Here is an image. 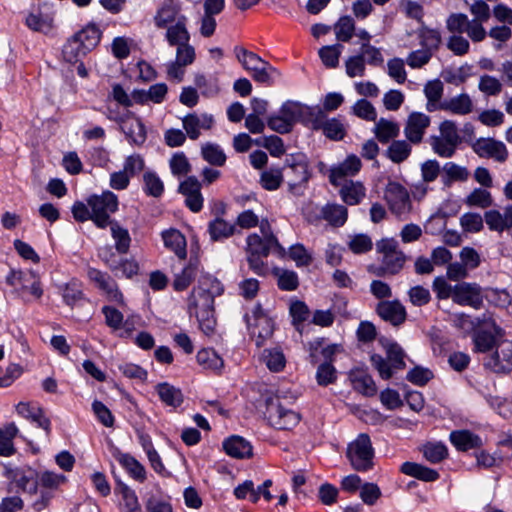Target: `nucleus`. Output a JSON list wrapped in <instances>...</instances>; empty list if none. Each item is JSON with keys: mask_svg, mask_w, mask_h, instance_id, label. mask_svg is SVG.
I'll return each instance as SVG.
<instances>
[{"mask_svg": "<svg viewBox=\"0 0 512 512\" xmlns=\"http://www.w3.org/2000/svg\"><path fill=\"white\" fill-rule=\"evenodd\" d=\"M254 81L265 85H271L275 78L280 76L279 71L264 60V65H257L249 71Z\"/></svg>", "mask_w": 512, "mask_h": 512, "instance_id": "79ce46f5", "label": "nucleus"}, {"mask_svg": "<svg viewBox=\"0 0 512 512\" xmlns=\"http://www.w3.org/2000/svg\"><path fill=\"white\" fill-rule=\"evenodd\" d=\"M144 192L153 197H159L163 194L164 184L155 172L147 171L143 175Z\"/></svg>", "mask_w": 512, "mask_h": 512, "instance_id": "052dcab7", "label": "nucleus"}, {"mask_svg": "<svg viewBox=\"0 0 512 512\" xmlns=\"http://www.w3.org/2000/svg\"><path fill=\"white\" fill-rule=\"evenodd\" d=\"M342 50L343 46L341 44H333L323 46L318 53L321 61L327 68H335L338 66Z\"/></svg>", "mask_w": 512, "mask_h": 512, "instance_id": "6e6d98bb", "label": "nucleus"}, {"mask_svg": "<svg viewBox=\"0 0 512 512\" xmlns=\"http://www.w3.org/2000/svg\"><path fill=\"white\" fill-rule=\"evenodd\" d=\"M207 232L212 241H223L234 234L235 224L221 217H216L209 222Z\"/></svg>", "mask_w": 512, "mask_h": 512, "instance_id": "473e14b6", "label": "nucleus"}, {"mask_svg": "<svg viewBox=\"0 0 512 512\" xmlns=\"http://www.w3.org/2000/svg\"><path fill=\"white\" fill-rule=\"evenodd\" d=\"M453 302L462 306H470L475 309L480 308L483 303L481 287L476 283L467 282L455 285Z\"/></svg>", "mask_w": 512, "mask_h": 512, "instance_id": "a211bd4d", "label": "nucleus"}, {"mask_svg": "<svg viewBox=\"0 0 512 512\" xmlns=\"http://www.w3.org/2000/svg\"><path fill=\"white\" fill-rule=\"evenodd\" d=\"M274 275L277 277L278 286L284 291H293L298 287V276L296 272L283 268H275Z\"/></svg>", "mask_w": 512, "mask_h": 512, "instance_id": "bf43d9fd", "label": "nucleus"}, {"mask_svg": "<svg viewBox=\"0 0 512 512\" xmlns=\"http://www.w3.org/2000/svg\"><path fill=\"white\" fill-rule=\"evenodd\" d=\"M346 455L354 470L366 472L372 469L374 449L369 435L366 433L359 434L355 440L348 444Z\"/></svg>", "mask_w": 512, "mask_h": 512, "instance_id": "39448f33", "label": "nucleus"}, {"mask_svg": "<svg viewBox=\"0 0 512 512\" xmlns=\"http://www.w3.org/2000/svg\"><path fill=\"white\" fill-rule=\"evenodd\" d=\"M385 349L386 358L378 354H373L371 356V362L380 377L387 380L391 378L396 371L403 369L405 362L404 351L397 343H387Z\"/></svg>", "mask_w": 512, "mask_h": 512, "instance_id": "0eeeda50", "label": "nucleus"}, {"mask_svg": "<svg viewBox=\"0 0 512 512\" xmlns=\"http://www.w3.org/2000/svg\"><path fill=\"white\" fill-rule=\"evenodd\" d=\"M188 17L182 13L181 5L174 0H164L157 8L153 22L156 28L164 29Z\"/></svg>", "mask_w": 512, "mask_h": 512, "instance_id": "2eb2a0df", "label": "nucleus"}, {"mask_svg": "<svg viewBox=\"0 0 512 512\" xmlns=\"http://www.w3.org/2000/svg\"><path fill=\"white\" fill-rule=\"evenodd\" d=\"M500 338V336L476 330L473 336L475 350L478 352L486 353L493 349V347L496 345L497 340Z\"/></svg>", "mask_w": 512, "mask_h": 512, "instance_id": "680f3d73", "label": "nucleus"}, {"mask_svg": "<svg viewBox=\"0 0 512 512\" xmlns=\"http://www.w3.org/2000/svg\"><path fill=\"white\" fill-rule=\"evenodd\" d=\"M89 280L107 300L115 302L119 305H124V296L119 290L116 281L106 272L96 268H89L87 271Z\"/></svg>", "mask_w": 512, "mask_h": 512, "instance_id": "f8f14e48", "label": "nucleus"}, {"mask_svg": "<svg viewBox=\"0 0 512 512\" xmlns=\"http://www.w3.org/2000/svg\"><path fill=\"white\" fill-rule=\"evenodd\" d=\"M405 259L406 257L401 250L382 257V265L384 271L389 274H396L402 269L405 263Z\"/></svg>", "mask_w": 512, "mask_h": 512, "instance_id": "0e129e2a", "label": "nucleus"}, {"mask_svg": "<svg viewBox=\"0 0 512 512\" xmlns=\"http://www.w3.org/2000/svg\"><path fill=\"white\" fill-rule=\"evenodd\" d=\"M281 113L286 117L292 126L302 121L309 115V107L293 100L285 101L280 109Z\"/></svg>", "mask_w": 512, "mask_h": 512, "instance_id": "c9c22d12", "label": "nucleus"}, {"mask_svg": "<svg viewBox=\"0 0 512 512\" xmlns=\"http://www.w3.org/2000/svg\"><path fill=\"white\" fill-rule=\"evenodd\" d=\"M6 283L14 288L15 293L24 302L33 299H40L43 295V288L38 273L34 270L11 269L6 276Z\"/></svg>", "mask_w": 512, "mask_h": 512, "instance_id": "7ed1b4c3", "label": "nucleus"}, {"mask_svg": "<svg viewBox=\"0 0 512 512\" xmlns=\"http://www.w3.org/2000/svg\"><path fill=\"white\" fill-rule=\"evenodd\" d=\"M411 154L410 142L405 140H394L386 151L387 157L393 163H401L405 161Z\"/></svg>", "mask_w": 512, "mask_h": 512, "instance_id": "a18cd8bd", "label": "nucleus"}, {"mask_svg": "<svg viewBox=\"0 0 512 512\" xmlns=\"http://www.w3.org/2000/svg\"><path fill=\"white\" fill-rule=\"evenodd\" d=\"M322 216L333 226H342L347 220V209L339 204H327L322 208Z\"/></svg>", "mask_w": 512, "mask_h": 512, "instance_id": "c03bdc74", "label": "nucleus"}, {"mask_svg": "<svg viewBox=\"0 0 512 512\" xmlns=\"http://www.w3.org/2000/svg\"><path fill=\"white\" fill-rule=\"evenodd\" d=\"M199 273V263L195 260H190L180 271L174 273L172 286L175 291L186 290L191 283L195 280Z\"/></svg>", "mask_w": 512, "mask_h": 512, "instance_id": "a878e982", "label": "nucleus"}, {"mask_svg": "<svg viewBox=\"0 0 512 512\" xmlns=\"http://www.w3.org/2000/svg\"><path fill=\"white\" fill-rule=\"evenodd\" d=\"M473 151L482 158H491L497 162H505L508 150L502 141L494 138H479L472 144Z\"/></svg>", "mask_w": 512, "mask_h": 512, "instance_id": "dca6fc26", "label": "nucleus"}, {"mask_svg": "<svg viewBox=\"0 0 512 512\" xmlns=\"http://www.w3.org/2000/svg\"><path fill=\"white\" fill-rule=\"evenodd\" d=\"M423 456L431 463H439L448 456V449L442 442H428L423 445Z\"/></svg>", "mask_w": 512, "mask_h": 512, "instance_id": "3c124183", "label": "nucleus"}, {"mask_svg": "<svg viewBox=\"0 0 512 512\" xmlns=\"http://www.w3.org/2000/svg\"><path fill=\"white\" fill-rule=\"evenodd\" d=\"M484 365L490 370L501 373L512 369V341H502L497 344L496 351L488 357Z\"/></svg>", "mask_w": 512, "mask_h": 512, "instance_id": "6ab92c4d", "label": "nucleus"}, {"mask_svg": "<svg viewBox=\"0 0 512 512\" xmlns=\"http://www.w3.org/2000/svg\"><path fill=\"white\" fill-rule=\"evenodd\" d=\"M233 51L236 59L247 72L257 65H264V60L260 56L243 46H235Z\"/></svg>", "mask_w": 512, "mask_h": 512, "instance_id": "49530a36", "label": "nucleus"}, {"mask_svg": "<svg viewBox=\"0 0 512 512\" xmlns=\"http://www.w3.org/2000/svg\"><path fill=\"white\" fill-rule=\"evenodd\" d=\"M359 55H363L365 64L367 63L371 66H380L384 62L381 49L371 45L368 42L362 43Z\"/></svg>", "mask_w": 512, "mask_h": 512, "instance_id": "e2e57ef3", "label": "nucleus"}, {"mask_svg": "<svg viewBox=\"0 0 512 512\" xmlns=\"http://www.w3.org/2000/svg\"><path fill=\"white\" fill-rule=\"evenodd\" d=\"M288 255L298 267L308 266L312 262L311 253L300 243L292 245Z\"/></svg>", "mask_w": 512, "mask_h": 512, "instance_id": "774afa93", "label": "nucleus"}, {"mask_svg": "<svg viewBox=\"0 0 512 512\" xmlns=\"http://www.w3.org/2000/svg\"><path fill=\"white\" fill-rule=\"evenodd\" d=\"M16 411L21 417L36 424L46 433L50 432V420L44 415L42 408L33 402H19L16 405Z\"/></svg>", "mask_w": 512, "mask_h": 512, "instance_id": "5701e85b", "label": "nucleus"}, {"mask_svg": "<svg viewBox=\"0 0 512 512\" xmlns=\"http://www.w3.org/2000/svg\"><path fill=\"white\" fill-rule=\"evenodd\" d=\"M418 37L422 48L430 50L432 54L440 46L441 35L438 30L423 27L419 30Z\"/></svg>", "mask_w": 512, "mask_h": 512, "instance_id": "864d4df0", "label": "nucleus"}, {"mask_svg": "<svg viewBox=\"0 0 512 512\" xmlns=\"http://www.w3.org/2000/svg\"><path fill=\"white\" fill-rule=\"evenodd\" d=\"M215 123L214 116L209 113H189L182 118L183 128L191 140H197L202 131L210 130Z\"/></svg>", "mask_w": 512, "mask_h": 512, "instance_id": "f3484780", "label": "nucleus"}, {"mask_svg": "<svg viewBox=\"0 0 512 512\" xmlns=\"http://www.w3.org/2000/svg\"><path fill=\"white\" fill-rule=\"evenodd\" d=\"M101 32L95 24H89L72 35L62 48V57L68 63H78L100 42Z\"/></svg>", "mask_w": 512, "mask_h": 512, "instance_id": "f03ea898", "label": "nucleus"}, {"mask_svg": "<svg viewBox=\"0 0 512 512\" xmlns=\"http://www.w3.org/2000/svg\"><path fill=\"white\" fill-rule=\"evenodd\" d=\"M105 324L121 338H129L136 329L139 316L131 315L124 319V315L113 306L105 305L101 309Z\"/></svg>", "mask_w": 512, "mask_h": 512, "instance_id": "1a4fd4ad", "label": "nucleus"}, {"mask_svg": "<svg viewBox=\"0 0 512 512\" xmlns=\"http://www.w3.org/2000/svg\"><path fill=\"white\" fill-rule=\"evenodd\" d=\"M366 189L359 181H350L345 183L341 190L340 195L342 200L348 205H356L365 197Z\"/></svg>", "mask_w": 512, "mask_h": 512, "instance_id": "ea45409f", "label": "nucleus"}, {"mask_svg": "<svg viewBox=\"0 0 512 512\" xmlns=\"http://www.w3.org/2000/svg\"><path fill=\"white\" fill-rule=\"evenodd\" d=\"M224 291L223 285L216 278L207 276L199 281L187 299L188 312L198 320L200 329L210 334L215 327L214 298Z\"/></svg>", "mask_w": 512, "mask_h": 512, "instance_id": "f257e3e1", "label": "nucleus"}, {"mask_svg": "<svg viewBox=\"0 0 512 512\" xmlns=\"http://www.w3.org/2000/svg\"><path fill=\"white\" fill-rule=\"evenodd\" d=\"M60 290L63 301L68 306H74L83 298L81 283L76 279H72L70 282L61 286Z\"/></svg>", "mask_w": 512, "mask_h": 512, "instance_id": "09e8293b", "label": "nucleus"}, {"mask_svg": "<svg viewBox=\"0 0 512 512\" xmlns=\"http://www.w3.org/2000/svg\"><path fill=\"white\" fill-rule=\"evenodd\" d=\"M120 130L125 134L130 144L135 146H142L147 139V131L142 120L132 113L119 125Z\"/></svg>", "mask_w": 512, "mask_h": 512, "instance_id": "412c9836", "label": "nucleus"}, {"mask_svg": "<svg viewBox=\"0 0 512 512\" xmlns=\"http://www.w3.org/2000/svg\"><path fill=\"white\" fill-rule=\"evenodd\" d=\"M187 26L188 18L164 28L166 30L164 39L170 47L190 42L191 36Z\"/></svg>", "mask_w": 512, "mask_h": 512, "instance_id": "bb28decb", "label": "nucleus"}, {"mask_svg": "<svg viewBox=\"0 0 512 512\" xmlns=\"http://www.w3.org/2000/svg\"><path fill=\"white\" fill-rule=\"evenodd\" d=\"M120 465L129 473V475L139 481L143 482L146 479V471L144 466L128 453L118 452L115 456Z\"/></svg>", "mask_w": 512, "mask_h": 512, "instance_id": "f704fd0d", "label": "nucleus"}, {"mask_svg": "<svg viewBox=\"0 0 512 512\" xmlns=\"http://www.w3.org/2000/svg\"><path fill=\"white\" fill-rule=\"evenodd\" d=\"M196 360L197 363L205 370L221 372L224 367L223 359L213 349H201L196 355Z\"/></svg>", "mask_w": 512, "mask_h": 512, "instance_id": "4c0bfd02", "label": "nucleus"}, {"mask_svg": "<svg viewBox=\"0 0 512 512\" xmlns=\"http://www.w3.org/2000/svg\"><path fill=\"white\" fill-rule=\"evenodd\" d=\"M385 201L390 211L398 217H405L411 210L408 191L397 182H389L384 191Z\"/></svg>", "mask_w": 512, "mask_h": 512, "instance_id": "9b49d317", "label": "nucleus"}, {"mask_svg": "<svg viewBox=\"0 0 512 512\" xmlns=\"http://www.w3.org/2000/svg\"><path fill=\"white\" fill-rule=\"evenodd\" d=\"M164 245L171 249L179 258L186 256V239L178 230L171 229L162 233Z\"/></svg>", "mask_w": 512, "mask_h": 512, "instance_id": "58836bf2", "label": "nucleus"}, {"mask_svg": "<svg viewBox=\"0 0 512 512\" xmlns=\"http://www.w3.org/2000/svg\"><path fill=\"white\" fill-rule=\"evenodd\" d=\"M430 125V117L421 112L409 114L404 127V134L410 143L418 144L422 141L426 129Z\"/></svg>", "mask_w": 512, "mask_h": 512, "instance_id": "aec40b11", "label": "nucleus"}, {"mask_svg": "<svg viewBox=\"0 0 512 512\" xmlns=\"http://www.w3.org/2000/svg\"><path fill=\"white\" fill-rule=\"evenodd\" d=\"M283 182V173L279 168H269L262 171L260 175V184L262 188L268 191L277 190Z\"/></svg>", "mask_w": 512, "mask_h": 512, "instance_id": "603ef678", "label": "nucleus"}, {"mask_svg": "<svg viewBox=\"0 0 512 512\" xmlns=\"http://www.w3.org/2000/svg\"><path fill=\"white\" fill-rule=\"evenodd\" d=\"M202 157L210 164L223 166L226 161V155L222 148L213 143H206L201 148Z\"/></svg>", "mask_w": 512, "mask_h": 512, "instance_id": "13d9d810", "label": "nucleus"}, {"mask_svg": "<svg viewBox=\"0 0 512 512\" xmlns=\"http://www.w3.org/2000/svg\"><path fill=\"white\" fill-rule=\"evenodd\" d=\"M378 315L394 326L402 324L407 316L405 307L398 300L381 301L376 308Z\"/></svg>", "mask_w": 512, "mask_h": 512, "instance_id": "4be33fe9", "label": "nucleus"}, {"mask_svg": "<svg viewBox=\"0 0 512 512\" xmlns=\"http://www.w3.org/2000/svg\"><path fill=\"white\" fill-rule=\"evenodd\" d=\"M464 202L469 207L485 209L492 206L493 197L487 188H475L466 196Z\"/></svg>", "mask_w": 512, "mask_h": 512, "instance_id": "37998d69", "label": "nucleus"}, {"mask_svg": "<svg viewBox=\"0 0 512 512\" xmlns=\"http://www.w3.org/2000/svg\"><path fill=\"white\" fill-rule=\"evenodd\" d=\"M254 322H251V317H247V324L249 327H253V333H256V329L258 331V337L265 339L269 337L273 332V323L271 319H269L266 315L262 313L255 312L253 315Z\"/></svg>", "mask_w": 512, "mask_h": 512, "instance_id": "de8ad7c7", "label": "nucleus"}, {"mask_svg": "<svg viewBox=\"0 0 512 512\" xmlns=\"http://www.w3.org/2000/svg\"><path fill=\"white\" fill-rule=\"evenodd\" d=\"M405 62L401 58H392L387 62V73L398 84H403L407 79Z\"/></svg>", "mask_w": 512, "mask_h": 512, "instance_id": "69168bd1", "label": "nucleus"}, {"mask_svg": "<svg viewBox=\"0 0 512 512\" xmlns=\"http://www.w3.org/2000/svg\"><path fill=\"white\" fill-rule=\"evenodd\" d=\"M260 231L262 236L253 233L247 237L248 255L267 256L270 251H276L280 255L285 254L284 247L280 245L277 238L273 235L268 221L263 220L260 222Z\"/></svg>", "mask_w": 512, "mask_h": 512, "instance_id": "423d86ee", "label": "nucleus"}, {"mask_svg": "<svg viewBox=\"0 0 512 512\" xmlns=\"http://www.w3.org/2000/svg\"><path fill=\"white\" fill-rule=\"evenodd\" d=\"M155 390L162 403L168 407L176 409L183 402L181 390L168 382L158 383Z\"/></svg>", "mask_w": 512, "mask_h": 512, "instance_id": "c756f323", "label": "nucleus"}, {"mask_svg": "<svg viewBox=\"0 0 512 512\" xmlns=\"http://www.w3.org/2000/svg\"><path fill=\"white\" fill-rule=\"evenodd\" d=\"M400 471L407 476L424 482H434L440 477L436 470L426 467L422 464L409 461L404 462L401 465Z\"/></svg>", "mask_w": 512, "mask_h": 512, "instance_id": "c85d7f7f", "label": "nucleus"}, {"mask_svg": "<svg viewBox=\"0 0 512 512\" xmlns=\"http://www.w3.org/2000/svg\"><path fill=\"white\" fill-rule=\"evenodd\" d=\"M442 110L456 115H467L473 110V102L468 94L461 93L443 101Z\"/></svg>", "mask_w": 512, "mask_h": 512, "instance_id": "72a5a7b5", "label": "nucleus"}, {"mask_svg": "<svg viewBox=\"0 0 512 512\" xmlns=\"http://www.w3.org/2000/svg\"><path fill=\"white\" fill-rule=\"evenodd\" d=\"M476 329L480 332H488L500 337L504 336L503 329L496 323L495 319L488 313L478 317L476 321Z\"/></svg>", "mask_w": 512, "mask_h": 512, "instance_id": "338daca9", "label": "nucleus"}, {"mask_svg": "<svg viewBox=\"0 0 512 512\" xmlns=\"http://www.w3.org/2000/svg\"><path fill=\"white\" fill-rule=\"evenodd\" d=\"M373 132L381 143H387L399 135L400 126L393 120L381 118L375 123Z\"/></svg>", "mask_w": 512, "mask_h": 512, "instance_id": "e433bc0d", "label": "nucleus"}, {"mask_svg": "<svg viewBox=\"0 0 512 512\" xmlns=\"http://www.w3.org/2000/svg\"><path fill=\"white\" fill-rule=\"evenodd\" d=\"M92 210V221L99 228H105L112 223L110 214L118 209V197L111 191H104L100 195H92L87 199Z\"/></svg>", "mask_w": 512, "mask_h": 512, "instance_id": "6e6552de", "label": "nucleus"}, {"mask_svg": "<svg viewBox=\"0 0 512 512\" xmlns=\"http://www.w3.org/2000/svg\"><path fill=\"white\" fill-rule=\"evenodd\" d=\"M111 236L115 243V249L120 254H126L129 251L131 237L129 231L120 226L117 222L110 224Z\"/></svg>", "mask_w": 512, "mask_h": 512, "instance_id": "a19ab883", "label": "nucleus"}, {"mask_svg": "<svg viewBox=\"0 0 512 512\" xmlns=\"http://www.w3.org/2000/svg\"><path fill=\"white\" fill-rule=\"evenodd\" d=\"M361 167V159L355 154H350L342 162L330 167L329 181L334 186L342 185L347 178L356 176Z\"/></svg>", "mask_w": 512, "mask_h": 512, "instance_id": "4468645a", "label": "nucleus"}, {"mask_svg": "<svg viewBox=\"0 0 512 512\" xmlns=\"http://www.w3.org/2000/svg\"><path fill=\"white\" fill-rule=\"evenodd\" d=\"M485 223L491 231L503 232L512 228V205L504 208L503 212L491 209L484 213Z\"/></svg>", "mask_w": 512, "mask_h": 512, "instance_id": "b1692460", "label": "nucleus"}, {"mask_svg": "<svg viewBox=\"0 0 512 512\" xmlns=\"http://www.w3.org/2000/svg\"><path fill=\"white\" fill-rule=\"evenodd\" d=\"M223 449L227 455L243 459L252 455V445L241 436L233 435L223 442Z\"/></svg>", "mask_w": 512, "mask_h": 512, "instance_id": "cd10ccee", "label": "nucleus"}, {"mask_svg": "<svg viewBox=\"0 0 512 512\" xmlns=\"http://www.w3.org/2000/svg\"><path fill=\"white\" fill-rule=\"evenodd\" d=\"M424 94L427 99L426 109L429 112L442 110L443 83L440 80L428 81L424 86Z\"/></svg>", "mask_w": 512, "mask_h": 512, "instance_id": "2f4dec72", "label": "nucleus"}, {"mask_svg": "<svg viewBox=\"0 0 512 512\" xmlns=\"http://www.w3.org/2000/svg\"><path fill=\"white\" fill-rule=\"evenodd\" d=\"M355 23L352 17L343 16L334 25L337 40L348 42L354 35Z\"/></svg>", "mask_w": 512, "mask_h": 512, "instance_id": "4d7b16f0", "label": "nucleus"}, {"mask_svg": "<svg viewBox=\"0 0 512 512\" xmlns=\"http://www.w3.org/2000/svg\"><path fill=\"white\" fill-rule=\"evenodd\" d=\"M262 361L272 372L281 371L286 363L285 356L279 349H265L262 353Z\"/></svg>", "mask_w": 512, "mask_h": 512, "instance_id": "5fc2aeb1", "label": "nucleus"}, {"mask_svg": "<svg viewBox=\"0 0 512 512\" xmlns=\"http://www.w3.org/2000/svg\"><path fill=\"white\" fill-rule=\"evenodd\" d=\"M118 491L122 497L120 504L121 512H137L140 509L138 497L134 490L128 487L126 484L121 483Z\"/></svg>", "mask_w": 512, "mask_h": 512, "instance_id": "8fccbe9b", "label": "nucleus"}, {"mask_svg": "<svg viewBox=\"0 0 512 512\" xmlns=\"http://www.w3.org/2000/svg\"><path fill=\"white\" fill-rule=\"evenodd\" d=\"M351 384L357 392L365 396H373L376 394V385L367 370L355 368L349 372Z\"/></svg>", "mask_w": 512, "mask_h": 512, "instance_id": "393cba45", "label": "nucleus"}, {"mask_svg": "<svg viewBox=\"0 0 512 512\" xmlns=\"http://www.w3.org/2000/svg\"><path fill=\"white\" fill-rule=\"evenodd\" d=\"M449 439L459 451H467L482 445L481 438L468 430L452 431Z\"/></svg>", "mask_w": 512, "mask_h": 512, "instance_id": "7c9ffc66", "label": "nucleus"}, {"mask_svg": "<svg viewBox=\"0 0 512 512\" xmlns=\"http://www.w3.org/2000/svg\"><path fill=\"white\" fill-rule=\"evenodd\" d=\"M55 16L56 11L53 7L46 4L39 5L27 14L25 25L34 32L49 35L55 29Z\"/></svg>", "mask_w": 512, "mask_h": 512, "instance_id": "9d476101", "label": "nucleus"}, {"mask_svg": "<svg viewBox=\"0 0 512 512\" xmlns=\"http://www.w3.org/2000/svg\"><path fill=\"white\" fill-rule=\"evenodd\" d=\"M265 403L264 416L272 427L279 430H291L300 423V413L284 405L279 395L268 397Z\"/></svg>", "mask_w": 512, "mask_h": 512, "instance_id": "20e7f679", "label": "nucleus"}, {"mask_svg": "<svg viewBox=\"0 0 512 512\" xmlns=\"http://www.w3.org/2000/svg\"><path fill=\"white\" fill-rule=\"evenodd\" d=\"M286 164L293 178L288 182L289 190L295 195L303 194V184L309 179L308 163L304 155H290Z\"/></svg>", "mask_w": 512, "mask_h": 512, "instance_id": "ddd939ff", "label": "nucleus"}]
</instances>
